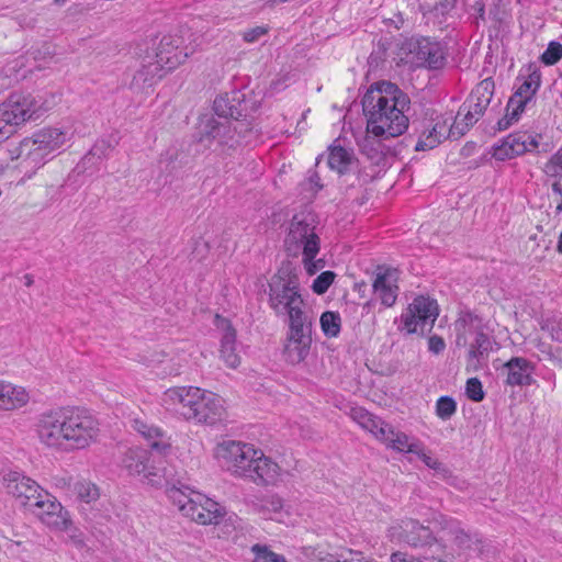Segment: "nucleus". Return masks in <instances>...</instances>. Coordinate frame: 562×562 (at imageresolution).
I'll list each match as a JSON object with an SVG mask.
<instances>
[{"instance_id": "1", "label": "nucleus", "mask_w": 562, "mask_h": 562, "mask_svg": "<svg viewBox=\"0 0 562 562\" xmlns=\"http://www.w3.org/2000/svg\"><path fill=\"white\" fill-rule=\"evenodd\" d=\"M34 431L46 448L72 452L87 449L98 441L100 424L86 409L56 407L36 416Z\"/></svg>"}, {"instance_id": "2", "label": "nucleus", "mask_w": 562, "mask_h": 562, "mask_svg": "<svg viewBox=\"0 0 562 562\" xmlns=\"http://www.w3.org/2000/svg\"><path fill=\"white\" fill-rule=\"evenodd\" d=\"M411 100L395 83L381 81L371 86L362 98V108L367 116V131L374 135H384V139L397 137L408 128Z\"/></svg>"}, {"instance_id": "3", "label": "nucleus", "mask_w": 562, "mask_h": 562, "mask_svg": "<svg viewBox=\"0 0 562 562\" xmlns=\"http://www.w3.org/2000/svg\"><path fill=\"white\" fill-rule=\"evenodd\" d=\"M166 494L183 517L198 525H218L226 515L220 503L180 481H167Z\"/></svg>"}, {"instance_id": "4", "label": "nucleus", "mask_w": 562, "mask_h": 562, "mask_svg": "<svg viewBox=\"0 0 562 562\" xmlns=\"http://www.w3.org/2000/svg\"><path fill=\"white\" fill-rule=\"evenodd\" d=\"M269 306L277 316H286L289 322L312 317L301 295L297 274L289 267H282L269 281Z\"/></svg>"}, {"instance_id": "5", "label": "nucleus", "mask_w": 562, "mask_h": 562, "mask_svg": "<svg viewBox=\"0 0 562 562\" xmlns=\"http://www.w3.org/2000/svg\"><path fill=\"white\" fill-rule=\"evenodd\" d=\"M315 228V216L312 213H299L293 216L286 237V244L302 249V261L310 276L325 267L323 259L314 260L321 248V239Z\"/></svg>"}, {"instance_id": "6", "label": "nucleus", "mask_w": 562, "mask_h": 562, "mask_svg": "<svg viewBox=\"0 0 562 562\" xmlns=\"http://www.w3.org/2000/svg\"><path fill=\"white\" fill-rule=\"evenodd\" d=\"M351 418L387 449L398 453H413L419 450V439L395 429L392 425L362 407L353 408Z\"/></svg>"}, {"instance_id": "7", "label": "nucleus", "mask_w": 562, "mask_h": 562, "mask_svg": "<svg viewBox=\"0 0 562 562\" xmlns=\"http://www.w3.org/2000/svg\"><path fill=\"white\" fill-rule=\"evenodd\" d=\"M494 94V82L484 79L475 86L470 97L460 108L454 122L451 124V133L462 136L485 113Z\"/></svg>"}, {"instance_id": "8", "label": "nucleus", "mask_w": 562, "mask_h": 562, "mask_svg": "<svg viewBox=\"0 0 562 562\" xmlns=\"http://www.w3.org/2000/svg\"><path fill=\"white\" fill-rule=\"evenodd\" d=\"M259 449L244 441L225 440L218 443L214 456L222 468L235 477L247 479Z\"/></svg>"}, {"instance_id": "9", "label": "nucleus", "mask_w": 562, "mask_h": 562, "mask_svg": "<svg viewBox=\"0 0 562 562\" xmlns=\"http://www.w3.org/2000/svg\"><path fill=\"white\" fill-rule=\"evenodd\" d=\"M439 315L437 301L429 296H416L400 316L398 330L407 335H425L430 331Z\"/></svg>"}, {"instance_id": "10", "label": "nucleus", "mask_w": 562, "mask_h": 562, "mask_svg": "<svg viewBox=\"0 0 562 562\" xmlns=\"http://www.w3.org/2000/svg\"><path fill=\"white\" fill-rule=\"evenodd\" d=\"M48 106L32 94L21 92L11 93L5 101L0 104L2 117H7V122H12L16 127L30 120L38 119Z\"/></svg>"}, {"instance_id": "11", "label": "nucleus", "mask_w": 562, "mask_h": 562, "mask_svg": "<svg viewBox=\"0 0 562 562\" xmlns=\"http://www.w3.org/2000/svg\"><path fill=\"white\" fill-rule=\"evenodd\" d=\"M312 317H303L296 322H289L283 355L286 362L299 364L303 362L311 350L312 345Z\"/></svg>"}, {"instance_id": "12", "label": "nucleus", "mask_w": 562, "mask_h": 562, "mask_svg": "<svg viewBox=\"0 0 562 562\" xmlns=\"http://www.w3.org/2000/svg\"><path fill=\"white\" fill-rule=\"evenodd\" d=\"M123 468L142 482L151 486H160L164 481L167 483L166 473L162 469L154 465L148 450L143 448H130L122 459Z\"/></svg>"}, {"instance_id": "13", "label": "nucleus", "mask_w": 562, "mask_h": 562, "mask_svg": "<svg viewBox=\"0 0 562 562\" xmlns=\"http://www.w3.org/2000/svg\"><path fill=\"white\" fill-rule=\"evenodd\" d=\"M540 83L541 75L537 70H533L525 78L507 102L506 113L498 121L499 130H506L519 120L528 103L533 100L536 92L540 88Z\"/></svg>"}, {"instance_id": "14", "label": "nucleus", "mask_w": 562, "mask_h": 562, "mask_svg": "<svg viewBox=\"0 0 562 562\" xmlns=\"http://www.w3.org/2000/svg\"><path fill=\"white\" fill-rule=\"evenodd\" d=\"M539 134L518 131L510 133L492 147V157L498 161L514 159L528 151H533L539 146Z\"/></svg>"}, {"instance_id": "15", "label": "nucleus", "mask_w": 562, "mask_h": 562, "mask_svg": "<svg viewBox=\"0 0 562 562\" xmlns=\"http://www.w3.org/2000/svg\"><path fill=\"white\" fill-rule=\"evenodd\" d=\"M539 134L518 131L510 133L492 147V157L498 161L514 159L528 151H533L539 146Z\"/></svg>"}, {"instance_id": "16", "label": "nucleus", "mask_w": 562, "mask_h": 562, "mask_svg": "<svg viewBox=\"0 0 562 562\" xmlns=\"http://www.w3.org/2000/svg\"><path fill=\"white\" fill-rule=\"evenodd\" d=\"M456 327L461 333L458 337V344H460L461 339L463 344L467 342V334H475L474 341L470 345L469 349L470 358L479 359L492 349V340L484 333L483 321L479 316L472 313H464L456 322Z\"/></svg>"}, {"instance_id": "17", "label": "nucleus", "mask_w": 562, "mask_h": 562, "mask_svg": "<svg viewBox=\"0 0 562 562\" xmlns=\"http://www.w3.org/2000/svg\"><path fill=\"white\" fill-rule=\"evenodd\" d=\"M389 537L391 541L405 542L413 548L438 543V538L432 536L428 527L411 518L403 519L391 526L389 528Z\"/></svg>"}, {"instance_id": "18", "label": "nucleus", "mask_w": 562, "mask_h": 562, "mask_svg": "<svg viewBox=\"0 0 562 562\" xmlns=\"http://www.w3.org/2000/svg\"><path fill=\"white\" fill-rule=\"evenodd\" d=\"M43 524L57 530H66L70 525L67 510L47 491H44L38 499L29 508Z\"/></svg>"}, {"instance_id": "19", "label": "nucleus", "mask_w": 562, "mask_h": 562, "mask_svg": "<svg viewBox=\"0 0 562 562\" xmlns=\"http://www.w3.org/2000/svg\"><path fill=\"white\" fill-rule=\"evenodd\" d=\"M3 485L8 494L12 495L21 506L27 509L45 491L34 480L18 471H10L4 474Z\"/></svg>"}, {"instance_id": "20", "label": "nucleus", "mask_w": 562, "mask_h": 562, "mask_svg": "<svg viewBox=\"0 0 562 562\" xmlns=\"http://www.w3.org/2000/svg\"><path fill=\"white\" fill-rule=\"evenodd\" d=\"M7 151L10 160L20 161L21 168L30 173V177L49 160L31 137H25L20 143L11 145Z\"/></svg>"}, {"instance_id": "21", "label": "nucleus", "mask_w": 562, "mask_h": 562, "mask_svg": "<svg viewBox=\"0 0 562 562\" xmlns=\"http://www.w3.org/2000/svg\"><path fill=\"white\" fill-rule=\"evenodd\" d=\"M190 422L214 425L225 418L223 400L213 392L200 389Z\"/></svg>"}, {"instance_id": "22", "label": "nucleus", "mask_w": 562, "mask_h": 562, "mask_svg": "<svg viewBox=\"0 0 562 562\" xmlns=\"http://www.w3.org/2000/svg\"><path fill=\"white\" fill-rule=\"evenodd\" d=\"M200 387L176 386L168 389L162 395V404L167 409L173 411L184 419L191 420L193 406L199 398Z\"/></svg>"}, {"instance_id": "23", "label": "nucleus", "mask_w": 562, "mask_h": 562, "mask_svg": "<svg viewBox=\"0 0 562 562\" xmlns=\"http://www.w3.org/2000/svg\"><path fill=\"white\" fill-rule=\"evenodd\" d=\"M411 53L413 55L412 63L417 67L439 69L446 61L443 45L427 37L418 40Z\"/></svg>"}, {"instance_id": "24", "label": "nucleus", "mask_w": 562, "mask_h": 562, "mask_svg": "<svg viewBox=\"0 0 562 562\" xmlns=\"http://www.w3.org/2000/svg\"><path fill=\"white\" fill-rule=\"evenodd\" d=\"M182 40L173 35L164 36L154 54L147 56L154 57V63L160 65L161 70L167 74L168 71L178 67L188 57L180 45Z\"/></svg>"}, {"instance_id": "25", "label": "nucleus", "mask_w": 562, "mask_h": 562, "mask_svg": "<svg viewBox=\"0 0 562 562\" xmlns=\"http://www.w3.org/2000/svg\"><path fill=\"white\" fill-rule=\"evenodd\" d=\"M440 530L438 543L443 549L447 548L446 542H451V546L456 547V550H469L472 544L480 542V539L474 536L467 533L461 524L453 518L441 517L439 521Z\"/></svg>"}, {"instance_id": "26", "label": "nucleus", "mask_w": 562, "mask_h": 562, "mask_svg": "<svg viewBox=\"0 0 562 562\" xmlns=\"http://www.w3.org/2000/svg\"><path fill=\"white\" fill-rule=\"evenodd\" d=\"M233 130L235 131L236 127H233L229 121L221 122L213 116L204 117L198 127V142L205 147H210L214 140L221 145L228 144Z\"/></svg>"}, {"instance_id": "27", "label": "nucleus", "mask_w": 562, "mask_h": 562, "mask_svg": "<svg viewBox=\"0 0 562 562\" xmlns=\"http://www.w3.org/2000/svg\"><path fill=\"white\" fill-rule=\"evenodd\" d=\"M165 75L166 74L161 70L160 65L154 63V57L146 55L132 78L130 89L134 93H148V90Z\"/></svg>"}, {"instance_id": "28", "label": "nucleus", "mask_w": 562, "mask_h": 562, "mask_svg": "<svg viewBox=\"0 0 562 562\" xmlns=\"http://www.w3.org/2000/svg\"><path fill=\"white\" fill-rule=\"evenodd\" d=\"M451 125L445 120L424 122L418 132V140L415 150H429L437 147L448 136L459 137L451 132Z\"/></svg>"}, {"instance_id": "29", "label": "nucleus", "mask_w": 562, "mask_h": 562, "mask_svg": "<svg viewBox=\"0 0 562 562\" xmlns=\"http://www.w3.org/2000/svg\"><path fill=\"white\" fill-rule=\"evenodd\" d=\"M256 457V461L250 469L246 480L258 485H274L281 479V468L270 457H267L260 449Z\"/></svg>"}, {"instance_id": "30", "label": "nucleus", "mask_w": 562, "mask_h": 562, "mask_svg": "<svg viewBox=\"0 0 562 562\" xmlns=\"http://www.w3.org/2000/svg\"><path fill=\"white\" fill-rule=\"evenodd\" d=\"M131 427L137 431L158 453L166 454L170 448V439L159 427L148 424L146 419L135 416L131 418Z\"/></svg>"}, {"instance_id": "31", "label": "nucleus", "mask_w": 562, "mask_h": 562, "mask_svg": "<svg viewBox=\"0 0 562 562\" xmlns=\"http://www.w3.org/2000/svg\"><path fill=\"white\" fill-rule=\"evenodd\" d=\"M131 427L137 431L158 453L166 454L170 448V439L159 427L148 424L146 419L135 416L131 418Z\"/></svg>"}, {"instance_id": "32", "label": "nucleus", "mask_w": 562, "mask_h": 562, "mask_svg": "<svg viewBox=\"0 0 562 562\" xmlns=\"http://www.w3.org/2000/svg\"><path fill=\"white\" fill-rule=\"evenodd\" d=\"M372 288L381 304L386 307L393 306L398 293L396 270L380 269L375 274Z\"/></svg>"}, {"instance_id": "33", "label": "nucleus", "mask_w": 562, "mask_h": 562, "mask_svg": "<svg viewBox=\"0 0 562 562\" xmlns=\"http://www.w3.org/2000/svg\"><path fill=\"white\" fill-rule=\"evenodd\" d=\"M216 326L223 330L221 338V357L232 369H236L240 363V358L236 352V330L231 322L220 315H216Z\"/></svg>"}, {"instance_id": "34", "label": "nucleus", "mask_w": 562, "mask_h": 562, "mask_svg": "<svg viewBox=\"0 0 562 562\" xmlns=\"http://www.w3.org/2000/svg\"><path fill=\"white\" fill-rule=\"evenodd\" d=\"M506 384L510 386L530 385L533 382V366L521 357H514L504 364Z\"/></svg>"}, {"instance_id": "35", "label": "nucleus", "mask_w": 562, "mask_h": 562, "mask_svg": "<svg viewBox=\"0 0 562 562\" xmlns=\"http://www.w3.org/2000/svg\"><path fill=\"white\" fill-rule=\"evenodd\" d=\"M30 137L49 159L53 153L63 147L68 140L67 132L55 127L42 128Z\"/></svg>"}, {"instance_id": "36", "label": "nucleus", "mask_w": 562, "mask_h": 562, "mask_svg": "<svg viewBox=\"0 0 562 562\" xmlns=\"http://www.w3.org/2000/svg\"><path fill=\"white\" fill-rule=\"evenodd\" d=\"M30 395L25 387L0 380V409L14 411L25 406Z\"/></svg>"}, {"instance_id": "37", "label": "nucleus", "mask_w": 562, "mask_h": 562, "mask_svg": "<svg viewBox=\"0 0 562 562\" xmlns=\"http://www.w3.org/2000/svg\"><path fill=\"white\" fill-rule=\"evenodd\" d=\"M382 138L384 139V135H374L367 131V135L360 143L362 155L376 166L384 164L390 154V147L383 143Z\"/></svg>"}, {"instance_id": "38", "label": "nucleus", "mask_w": 562, "mask_h": 562, "mask_svg": "<svg viewBox=\"0 0 562 562\" xmlns=\"http://www.w3.org/2000/svg\"><path fill=\"white\" fill-rule=\"evenodd\" d=\"M457 0H439L434 7L424 11V16L428 22L442 25L456 8Z\"/></svg>"}, {"instance_id": "39", "label": "nucleus", "mask_w": 562, "mask_h": 562, "mask_svg": "<svg viewBox=\"0 0 562 562\" xmlns=\"http://www.w3.org/2000/svg\"><path fill=\"white\" fill-rule=\"evenodd\" d=\"M352 159V153L341 146L335 145L329 148L328 166L339 173L348 170Z\"/></svg>"}, {"instance_id": "40", "label": "nucleus", "mask_w": 562, "mask_h": 562, "mask_svg": "<svg viewBox=\"0 0 562 562\" xmlns=\"http://www.w3.org/2000/svg\"><path fill=\"white\" fill-rule=\"evenodd\" d=\"M71 497H75L82 503L91 504L99 499L100 491L99 487L91 481L79 477V480H77Z\"/></svg>"}, {"instance_id": "41", "label": "nucleus", "mask_w": 562, "mask_h": 562, "mask_svg": "<svg viewBox=\"0 0 562 562\" xmlns=\"http://www.w3.org/2000/svg\"><path fill=\"white\" fill-rule=\"evenodd\" d=\"M232 101L228 94L218 95L214 100L213 109L216 115L224 119V121H228V117L237 119V116L240 115L236 104Z\"/></svg>"}, {"instance_id": "42", "label": "nucleus", "mask_w": 562, "mask_h": 562, "mask_svg": "<svg viewBox=\"0 0 562 562\" xmlns=\"http://www.w3.org/2000/svg\"><path fill=\"white\" fill-rule=\"evenodd\" d=\"M252 562H288L284 555L271 550L268 544L255 543L250 547Z\"/></svg>"}, {"instance_id": "43", "label": "nucleus", "mask_w": 562, "mask_h": 562, "mask_svg": "<svg viewBox=\"0 0 562 562\" xmlns=\"http://www.w3.org/2000/svg\"><path fill=\"white\" fill-rule=\"evenodd\" d=\"M319 322L325 336L336 337L340 333L341 319L338 313L327 311L322 314Z\"/></svg>"}, {"instance_id": "44", "label": "nucleus", "mask_w": 562, "mask_h": 562, "mask_svg": "<svg viewBox=\"0 0 562 562\" xmlns=\"http://www.w3.org/2000/svg\"><path fill=\"white\" fill-rule=\"evenodd\" d=\"M283 509V499L278 495H268L260 501V512L270 519H278Z\"/></svg>"}, {"instance_id": "45", "label": "nucleus", "mask_w": 562, "mask_h": 562, "mask_svg": "<svg viewBox=\"0 0 562 562\" xmlns=\"http://www.w3.org/2000/svg\"><path fill=\"white\" fill-rule=\"evenodd\" d=\"M457 411V403L450 396H441L436 403V414L442 420L450 419Z\"/></svg>"}, {"instance_id": "46", "label": "nucleus", "mask_w": 562, "mask_h": 562, "mask_svg": "<svg viewBox=\"0 0 562 562\" xmlns=\"http://www.w3.org/2000/svg\"><path fill=\"white\" fill-rule=\"evenodd\" d=\"M543 172L551 178H562V148L544 164Z\"/></svg>"}, {"instance_id": "47", "label": "nucleus", "mask_w": 562, "mask_h": 562, "mask_svg": "<svg viewBox=\"0 0 562 562\" xmlns=\"http://www.w3.org/2000/svg\"><path fill=\"white\" fill-rule=\"evenodd\" d=\"M562 58V44L558 42L549 43L547 49L541 56V60L546 65H554Z\"/></svg>"}, {"instance_id": "48", "label": "nucleus", "mask_w": 562, "mask_h": 562, "mask_svg": "<svg viewBox=\"0 0 562 562\" xmlns=\"http://www.w3.org/2000/svg\"><path fill=\"white\" fill-rule=\"evenodd\" d=\"M334 279L335 273L333 271H324L313 281L312 290L316 294H324L334 282Z\"/></svg>"}, {"instance_id": "49", "label": "nucleus", "mask_w": 562, "mask_h": 562, "mask_svg": "<svg viewBox=\"0 0 562 562\" xmlns=\"http://www.w3.org/2000/svg\"><path fill=\"white\" fill-rule=\"evenodd\" d=\"M465 394L470 400L474 402L483 401L485 394L483 391L482 382L477 378H470L467 381Z\"/></svg>"}, {"instance_id": "50", "label": "nucleus", "mask_w": 562, "mask_h": 562, "mask_svg": "<svg viewBox=\"0 0 562 562\" xmlns=\"http://www.w3.org/2000/svg\"><path fill=\"white\" fill-rule=\"evenodd\" d=\"M418 448H419V450L417 452H413V454H416L425 463L426 467H428L435 471H438V472L446 471L445 465L439 460L427 454L425 446L422 441H419Z\"/></svg>"}, {"instance_id": "51", "label": "nucleus", "mask_w": 562, "mask_h": 562, "mask_svg": "<svg viewBox=\"0 0 562 562\" xmlns=\"http://www.w3.org/2000/svg\"><path fill=\"white\" fill-rule=\"evenodd\" d=\"M77 480H79V477H74L71 475H63L56 476L54 479V482L57 488L61 490L66 495L71 497Z\"/></svg>"}, {"instance_id": "52", "label": "nucleus", "mask_w": 562, "mask_h": 562, "mask_svg": "<svg viewBox=\"0 0 562 562\" xmlns=\"http://www.w3.org/2000/svg\"><path fill=\"white\" fill-rule=\"evenodd\" d=\"M446 344L440 336L434 335L428 339V349L429 351L438 355L443 351Z\"/></svg>"}, {"instance_id": "53", "label": "nucleus", "mask_w": 562, "mask_h": 562, "mask_svg": "<svg viewBox=\"0 0 562 562\" xmlns=\"http://www.w3.org/2000/svg\"><path fill=\"white\" fill-rule=\"evenodd\" d=\"M267 30L262 26H257L251 30H248L244 33L243 37L246 42L252 43L257 40H259L260 36H262Z\"/></svg>"}, {"instance_id": "54", "label": "nucleus", "mask_w": 562, "mask_h": 562, "mask_svg": "<svg viewBox=\"0 0 562 562\" xmlns=\"http://www.w3.org/2000/svg\"><path fill=\"white\" fill-rule=\"evenodd\" d=\"M391 562H425L405 552L396 551L391 554Z\"/></svg>"}, {"instance_id": "55", "label": "nucleus", "mask_w": 562, "mask_h": 562, "mask_svg": "<svg viewBox=\"0 0 562 562\" xmlns=\"http://www.w3.org/2000/svg\"><path fill=\"white\" fill-rule=\"evenodd\" d=\"M110 147L111 145L106 140L101 139L94 144V146L91 149V153L93 155H98L99 157L105 156L106 150L110 149Z\"/></svg>"}, {"instance_id": "56", "label": "nucleus", "mask_w": 562, "mask_h": 562, "mask_svg": "<svg viewBox=\"0 0 562 562\" xmlns=\"http://www.w3.org/2000/svg\"><path fill=\"white\" fill-rule=\"evenodd\" d=\"M551 337L552 339L562 342V323H558L557 327L551 328Z\"/></svg>"}, {"instance_id": "57", "label": "nucleus", "mask_w": 562, "mask_h": 562, "mask_svg": "<svg viewBox=\"0 0 562 562\" xmlns=\"http://www.w3.org/2000/svg\"><path fill=\"white\" fill-rule=\"evenodd\" d=\"M473 9L477 13V18L484 20V3L482 2V0H477L474 3Z\"/></svg>"}, {"instance_id": "58", "label": "nucleus", "mask_w": 562, "mask_h": 562, "mask_svg": "<svg viewBox=\"0 0 562 562\" xmlns=\"http://www.w3.org/2000/svg\"><path fill=\"white\" fill-rule=\"evenodd\" d=\"M555 181L552 183V191L553 193L562 196V184H561V179L562 178H554Z\"/></svg>"}, {"instance_id": "59", "label": "nucleus", "mask_w": 562, "mask_h": 562, "mask_svg": "<svg viewBox=\"0 0 562 562\" xmlns=\"http://www.w3.org/2000/svg\"><path fill=\"white\" fill-rule=\"evenodd\" d=\"M310 181H311L312 183H314L318 189H321V188H322V186L319 184V177H318V176H316V175H315V176H312V177L310 178Z\"/></svg>"}, {"instance_id": "60", "label": "nucleus", "mask_w": 562, "mask_h": 562, "mask_svg": "<svg viewBox=\"0 0 562 562\" xmlns=\"http://www.w3.org/2000/svg\"><path fill=\"white\" fill-rule=\"evenodd\" d=\"M33 282L34 281H33V277L32 276H30V274H25L24 276V283H25L26 286H31L33 284Z\"/></svg>"}, {"instance_id": "61", "label": "nucleus", "mask_w": 562, "mask_h": 562, "mask_svg": "<svg viewBox=\"0 0 562 562\" xmlns=\"http://www.w3.org/2000/svg\"><path fill=\"white\" fill-rule=\"evenodd\" d=\"M557 250L559 254H562V232L559 236V239H558V245H557Z\"/></svg>"}, {"instance_id": "62", "label": "nucleus", "mask_w": 562, "mask_h": 562, "mask_svg": "<svg viewBox=\"0 0 562 562\" xmlns=\"http://www.w3.org/2000/svg\"><path fill=\"white\" fill-rule=\"evenodd\" d=\"M555 211L558 214L562 213V198H561V202L557 205Z\"/></svg>"}]
</instances>
